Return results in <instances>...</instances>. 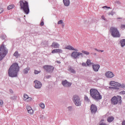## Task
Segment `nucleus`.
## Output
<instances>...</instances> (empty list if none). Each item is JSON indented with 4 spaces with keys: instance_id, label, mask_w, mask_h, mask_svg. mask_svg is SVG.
<instances>
[{
    "instance_id": "obj_17",
    "label": "nucleus",
    "mask_w": 125,
    "mask_h": 125,
    "mask_svg": "<svg viewBox=\"0 0 125 125\" xmlns=\"http://www.w3.org/2000/svg\"><path fill=\"white\" fill-rule=\"evenodd\" d=\"M63 50L61 49H55L52 51L51 53L53 54L54 53H62Z\"/></svg>"
},
{
    "instance_id": "obj_51",
    "label": "nucleus",
    "mask_w": 125,
    "mask_h": 125,
    "mask_svg": "<svg viewBox=\"0 0 125 125\" xmlns=\"http://www.w3.org/2000/svg\"><path fill=\"white\" fill-rule=\"evenodd\" d=\"M62 28H64L65 24H64V23H62Z\"/></svg>"
},
{
    "instance_id": "obj_14",
    "label": "nucleus",
    "mask_w": 125,
    "mask_h": 125,
    "mask_svg": "<svg viewBox=\"0 0 125 125\" xmlns=\"http://www.w3.org/2000/svg\"><path fill=\"white\" fill-rule=\"evenodd\" d=\"M92 67L95 72H98V70L100 68V65L98 64H93Z\"/></svg>"
},
{
    "instance_id": "obj_40",
    "label": "nucleus",
    "mask_w": 125,
    "mask_h": 125,
    "mask_svg": "<svg viewBox=\"0 0 125 125\" xmlns=\"http://www.w3.org/2000/svg\"><path fill=\"white\" fill-rule=\"evenodd\" d=\"M108 15H109V16L111 15L112 16H113V15H114V12L111 11V12L108 13Z\"/></svg>"
},
{
    "instance_id": "obj_47",
    "label": "nucleus",
    "mask_w": 125,
    "mask_h": 125,
    "mask_svg": "<svg viewBox=\"0 0 125 125\" xmlns=\"http://www.w3.org/2000/svg\"><path fill=\"white\" fill-rule=\"evenodd\" d=\"M82 66H86V63L85 62L82 63Z\"/></svg>"
},
{
    "instance_id": "obj_36",
    "label": "nucleus",
    "mask_w": 125,
    "mask_h": 125,
    "mask_svg": "<svg viewBox=\"0 0 125 125\" xmlns=\"http://www.w3.org/2000/svg\"><path fill=\"white\" fill-rule=\"evenodd\" d=\"M2 105H3V101L0 100V107H2Z\"/></svg>"
},
{
    "instance_id": "obj_18",
    "label": "nucleus",
    "mask_w": 125,
    "mask_h": 125,
    "mask_svg": "<svg viewBox=\"0 0 125 125\" xmlns=\"http://www.w3.org/2000/svg\"><path fill=\"white\" fill-rule=\"evenodd\" d=\"M65 49H68L69 50H73L74 51H78V49H75L71 45H68L65 47Z\"/></svg>"
},
{
    "instance_id": "obj_23",
    "label": "nucleus",
    "mask_w": 125,
    "mask_h": 125,
    "mask_svg": "<svg viewBox=\"0 0 125 125\" xmlns=\"http://www.w3.org/2000/svg\"><path fill=\"white\" fill-rule=\"evenodd\" d=\"M14 56H15V57H16V58H18V57H20V54H19V53H18V51H16V52L14 53Z\"/></svg>"
},
{
    "instance_id": "obj_35",
    "label": "nucleus",
    "mask_w": 125,
    "mask_h": 125,
    "mask_svg": "<svg viewBox=\"0 0 125 125\" xmlns=\"http://www.w3.org/2000/svg\"><path fill=\"white\" fill-rule=\"evenodd\" d=\"M40 73H41V71H38L37 70L34 71V74H35V75H38V74H40Z\"/></svg>"
},
{
    "instance_id": "obj_4",
    "label": "nucleus",
    "mask_w": 125,
    "mask_h": 125,
    "mask_svg": "<svg viewBox=\"0 0 125 125\" xmlns=\"http://www.w3.org/2000/svg\"><path fill=\"white\" fill-rule=\"evenodd\" d=\"M8 53V49L3 44L0 46V61H1L5 57V56Z\"/></svg>"
},
{
    "instance_id": "obj_34",
    "label": "nucleus",
    "mask_w": 125,
    "mask_h": 125,
    "mask_svg": "<svg viewBox=\"0 0 125 125\" xmlns=\"http://www.w3.org/2000/svg\"><path fill=\"white\" fill-rule=\"evenodd\" d=\"M26 109H27V111H30V110H32V107L28 105L26 106Z\"/></svg>"
},
{
    "instance_id": "obj_30",
    "label": "nucleus",
    "mask_w": 125,
    "mask_h": 125,
    "mask_svg": "<svg viewBox=\"0 0 125 125\" xmlns=\"http://www.w3.org/2000/svg\"><path fill=\"white\" fill-rule=\"evenodd\" d=\"M82 53H83V54H85L86 55H89V52L83 50L82 51Z\"/></svg>"
},
{
    "instance_id": "obj_8",
    "label": "nucleus",
    "mask_w": 125,
    "mask_h": 125,
    "mask_svg": "<svg viewBox=\"0 0 125 125\" xmlns=\"http://www.w3.org/2000/svg\"><path fill=\"white\" fill-rule=\"evenodd\" d=\"M73 100L76 106H81V99H80L79 96L74 95V97H73Z\"/></svg>"
},
{
    "instance_id": "obj_3",
    "label": "nucleus",
    "mask_w": 125,
    "mask_h": 125,
    "mask_svg": "<svg viewBox=\"0 0 125 125\" xmlns=\"http://www.w3.org/2000/svg\"><path fill=\"white\" fill-rule=\"evenodd\" d=\"M19 2L21 9H23L25 14H29L30 9H29V4L27 1L21 0Z\"/></svg>"
},
{
    "instance_id": "obj_16",
    "label": "nucleus",
    "mask_w": 125,
    "mask_h": 125,
    "mask_svg": "<svg viewBox=\"0 0 125 125\" xmlns=\"http://www.w3.org/2000/svg\"><path fill=\"white\" fill-rule=\"evenodd\" d=\"M51 46L53 48H59L60 44L56 42H53Z\"/></svg>"
},
{
    "instance_id": "obj_53",
    "label": "nucleus",
    "mask_w": 125,
    "mask_h": 125,
    "mask_svg": "<svg viewBox=\"0 0 125 125\" xmlns=\"http://www.w3.org/2000/svg\"><path fill=\"white\" fill-rule=\"evenodd\" d=\"M11 93H13V91L12 90H10Z\"/></svg>"
},
{
    "instance_id": "obj_41",
    "label": "nucleus",
    "mask_w": 125,
    "mask_h": 125,
    "mask_svg": "<svg viewBox=\"0 0 125 125\" xmlns=\"http://www.w3.org/2000/svg\"><path fill=\"white\" fill-rule=\"evenodd\" d=\"M95 50H96V51H98V52H104V50H98L96 48L95 49Z\"/></svg>"
},
{
    "instance_id": "obj_26",
    "label": "nucleus",
    "mask_w": 125,
    "mask_h": 125,
    "mask_svg": "<svg viewBox=\"0 0 125 125\" xmlns=\"http://www.w3.org/2000/svg\"><path fill=\"white\" fill-rule=\"evenodd\" d=\"M30 71V68H26L25 69H24L23 70V73L24 74H27V73Z\"/></svg>"
},
{
    "instance_id": "obj_21",
    "label": "nucleus",
    "mask_w": 125,
    "mask_h": 125,
    "mask_svg": "<svg viewBox=\"0 0 125 125\" xmlns=\"http://www.w3.org/2000/svg\"><path fill=\"white\" fill-rule=\"evenodd\" d=\"M120 43L122 47H124V46L125 45V39L121 40Z\"/></svg>"
},
{
    "instance_id": "obj_38",
    "label": "nucleus",
    "mask_w": 125,
    "mask_h": 125,
    "mask_svg": "<svg viewBox=\"0 0 125 125\" xmlns=\"http://www.w3.org/2000/svg\"><path fill=\"white\" fill-rule=\"evenodd\" d=\"M119 86H113V90H119Z\"/></svg>"
},
{
    "instance_id": "obj_25",
    "label": "nucleus",
    "mask_w": 125,
    "mask_h": 125,
    "mask_svg": "<svg viewBox=\"0 0 125 125\" xmlns=\"http://www.w3.org/2000/svg\"><path fill=\"white\" fill-rule=\"evenodd\" d=\"M86 63L88 66H90V65H93V64H94L93 63L91 62V61L89 60H87Z\"/></svg>"
},
{
    "instance_id": "obj_22",
    "label": "nucleus",
    "mask_w": 125,
    "mask_h": 125,
    "mask_svg": "<svg viewBox=\"0 0 125 125\" xmlns=\"http://www.w3.org/2000/svg\"><path fill=\"white\" fill-rule=\"evenodd\" d=\"M15 7V5L14 4H10L7 7L8 10H10V9H12Z\"/></svg>"
},
{
    "instance_id": "obj_10",
    "label": "nucleus",
    "mask_w": 125,
    "mask_h": 125,
    "mask_svg": "<svg viewBox=\"0 0 125 125\" xmlns=\"http://www.w3.org/2000/svg\"><path fill=\"white\" fill-rule=\"evenodd\" d=\"M90 111L92 114H95L97 112V106L94 104H92L90 106Z\"/></svg>"
},
{
    "instance_id": "obj_37",
    "label": "nucleus",
    "mask_w": 125,
    "mask_h": 125,
    "mask_svg": "<svg viewBox=\"0 0 125 125\" xmlns=\"http://www.w3.org/2000/svg\"><path fill=\"white\" fill-rule=\"evenodd\" d=\"M58 25H60L61 24H63V20H60V21L58 22Z\"/></svg>"
},
{
    "instance_id": "obj_29",
    "label": "nucleus",
    "mask_w": 125,
    "mask_h": 125,
    "mask_svg": "<svg viewBox=\"0 0 125 125\" xmlns=\"http://www.w3.org/2000/svg\"><path fill=\"white\" fill-rule=\"evenodd\" d=\"M40 106L41 107V108H42V109H44L45 105H44V104L42 103L40 104Z\"/></svg>"
},
{
    "instance_id": "obj_52",
    "label": "nucleus",
    "mask_w": 125,
    "mask_h": 125,
    "mask_svg": "<svg viewBox=\"0 0 125 125\" xmlns=\"http://www.w3.org/2000/svg\"><path fill=\"white\" fill-rule=\"evenodd\" d=\"M100 125H106V124H105L104 123H102L100 124Z\"/></svg>"
},
{
    "instance_id": "obj_50",
    "label": "nucleus",
    "mask_w": 125,
    "mask_h": 125,
    "mask_svg": "<svg viewBox=\"0 0 125 125\" xmlns=\"http://www.w3.org/2000/svg\"><path fill=\"white\" fill-rule=\"evenodd\" d=\"M122 125H125V121H124L122 122Z\"/></svg>"
},
{
    "instance_id": "obj_54",
    "label": "nucleus",
    "mask_w": 125,
    "mask_h": 125,
    "mask_svg": "<svg viewBox=\"0 0 125 125\" xmlns=\"http://www.w3.org/2000/svg\"><path fill=\"white\" fill-rule=\"evenodd\" d=\"M102 18L103 19H104V20L105 19V18L104 17V16L102 17Z\"/></svg>"
},
{
    "instance_id": "obj_27",
    "label": "nucleus",
    "mask_w": 125,
    "mask_h": 125,
    "mask_svg": "<svg viewBox=\"0 0 125 125\" xmlns=\"http://www.w3.org/2000/svg\"><path fill=\"white\" fill-rule=\"evenodd\" d=\"M118 87H121V88H125V83L121 84L120 83H119V85H118Z\"/></svg>"
},
{
    "instance_id": "obj_43",
    "label": "nucleus",
    "mask_w": 125,
    "mask_h": 125,
    "mask_svg": "<svg viewBox=\"0 0 125 125\" xmlns=\"http://www.w3.org/2000/svg\"><path fill=\"white\" fill-rule=\"evenodd\" d=\"M103 8H107L108 9H110V8H111L110 7L104 6L103 7Z\"/></svg>"
},
{
    "instance_id": "obj_11",
    "label": "nucleus",
    "mask_w": 125,
    "mask_h": 125,
    "mask_svg": "<svg viewBox=\"0 0 125 125\" xmlns=\"http://www.w3.org/2000/svg\"><path fill=\"white\" fill-rule=\"evenodd\" d=\"M34 83H35V88H38L40 89L41 87H42V83L41 82L38 81V80H35Z\"/></svg>"
},
{
    "instance_id": "obj_24",
    "label": "nucleus",
    "mask_w": 125,
    "mask_h": 125,
    "mask_svg": "<svg viewBox=\"0 0 125 125\" xmlns=\"http://www.w3.org/2000/svg\"><path fill=\"white\" fill-rule=\"evenodd\" d=\"M68 71L70 72V73H72V74H76V71L74 69H73L72 67H70L68 69Z\"/></svg>"
},
{
    "instance_id": "obj_9",
    "label": "nucleus",
    "mask_w": 125,
    "mask_h": 125,
    "mask_svg": "<svg viewBox=\"0 0 125 125\" xmlns=\"http://www.w3.org/2000/svg\"><path fill=\"white\" fill-rule=\"evenodd\" d=\"M43 68L44 69V70H46L47 72H48L49 73L53 72V70H54V67L51 65H44L43 66Z\"/></svg>"
},
{
    "instance_id": "obj_44",
    "label": "nucleus",
    "mask_w": 125,
    "mask_h": 125,
    "mask_svg": "<svg viewBox=\"0 0 125 125\" xmlns=\"http://www.w3.org/2000/svg\"><path fill=\"white\" fill-rule=\"evenodd\" d=\"M121 28L122 29H125V24H122L121 25Z\"/></svg>"
},
{
    "instance_id": "obj_6",
    "label": "nucleus",
    "mask_w": 125,
    "mask_h": 125,
    "mask_svg": "<svg viewBox=\"0 0 125 125\" xmlns=\"http://www.w3.org/2000/svg\"><path fill=\"white\" fill-rule=\"evenodd\" d=\"M110 32L111 34V36H112L113 38H120V37H121L119 30H118V29L116 27H111L110 29Z\"/></svg>"
},
{
    "instance_id": "obj_46",
    "label": "nucleus",
    "mask_w": 125,
    "mask_h": 125,
    "mask_svg": "<svg viewBox=\"0 0 125 125\" xmlns=\"http://www.w3.org/2000/svg\"><path fill=\"white\" fill-rule=\"evenodd\" d=\"M98 80H99V78L97 77L95 79V82H97V81H98Z\"/></svg>"
},
{
    "instance_id": "obj_7",
    "label": "nucleus",
    "mask_w": 125,
    "mask_h": 125,
    "mask_svg": "<svg viewBox=\"0 0 125 125\" xmlns=\"http://www.w3.org/2000/svg\"><path fill=\"white\" fill-rule=\"evenodd\" d=\"M78 51H73L71 54V57L73 59H79L80 56H83V53L81 52H77Z\"/></svg>"
},
{
    "instance_id": "obj_2",
    "label": "nucleus",
    "mask_w": 125,
    "mask_h": 125,
    "mask_svg": "<svg viewBox=\"0 0 125 125\" xmlns=\"http://www.w3.org/2000/svg\"><path fill=\"white\" fill-rule=\"evenodd\" d=\"M90 94L92 98H93L95 100H100L102 99V96L100 94V93L97 90V89L92 88L90 90Z\"/></svg>"
},
{
    "instance_id": "obj_15",
    "label": "nucleus",
    "mask_w": 125,
    "mask_h": 125,
    "mask_svg": "<svg viewBox=\"0 0 125 125\" xmlns=\"http://www.w3.org/2000/svg\"><path fill=\"white\" fill-rule=\"evenodd\" d=\"M120 83L115 82V81H110L109 83V85L111 86H119Z\"/></svg>"
},
{
    "instance_id": "obj_12",
    "label": "nucleus",
    "mask_w": 125,
    "mask_h": 125,
    "mask_svg": "<svg viewBox=\"0 0 125 125\" xmlns=\"http://www.w3.org/2000/svg\"><path fill=\"white\" fill-rule=\"evenodd\" d=\"M105 76L106 77V78H112L115 77V74H114L113 72L111 71H107L105 73Z\"/></svg>"
},
{
    "instance_id": "obj_33",
    "label": "nucleus",
    "mask_w": 125,
    "mask_h": 125,
    "mask_svg": "<svg viewBox=\"0 0 125 125\" xmlns=\"http://www.w3.org/2000/svg\"><path fill=\"white\" fill-rule=\"evenodd\" d=\"M84 100L86 101V102H89V99H88V97H87L86 96H84Z\"/></svg>"
},
{
    "instance_id": "obj_5",
    "label": "nucleus",
    "mask_w": 125,
    "mask_h": 125,
    "mask_svg": "<svg viewBox=\"0 0 125 125\" xmlns=\"http://www.w3.org/2000/svg\"><path fill=\"white\" fill-rule=\"evenodd\" d=\"M112 105H117V104H122V97L120 96H114L111 99Z\"/></svg>"
},
{
    "instance_id": "obj_1",
    "label": "nucleus",
    "mask_w": 125,
    "mask_h": 125,
    "mask_svg": "<svg viewBox=\"0 0 125 125\" xmlns=\"http://www.w3.org/2000/svg\"><path fill=\"white\" fill-rule=\"evenodd\" d=\"M20 67L17 63H14L12 64L8 70V75L11 78L17 77V74L19 72Z\"/></svg>"
},
{
    "instance_id": "obj_19",
    "label": "nucleus",
    "mask_w": 125,
    "mask_h": 125,
    "mask_svg": "<svg viewBox=\"0 0 125 125\" xmlns=\"http://www.w3.org/2000/svg\"><path fill=\"white\" fill-rule=\"evenodd\" d=\"M63 1L65 6H69L70 5V0H63Z\"/></svg>"
},
{
    "instance_id": "obj_39",
    "label": "nucleus",
    "mask_w": 125,
    "mask_h": 125,
    "mask_svg": "<svg viewBox=\"0 0 125 125\" xmlns=\"http://www.w3.org/2000/svg\"><path fill=\"white\" fill-rule=\"evenodd\" d=\"M119 94L121 95H124V94H125V91H122L119 92Z\"/></svg>"
},
{
    "instance_id": "obj_31",
    "label": "nucleus",
    "mask_w": 125,
    "mask_h": 125,
    "mask_svg": "<svg viewBox=\"0 0 125 125\" xmlns=\"http://www.w3.org/2000/svg\"><path fill=\"white\" fill-rule=\"evenodd\" d=\"M28 97H29V96H28V95H27L26 94H24L23 100H24V101H25L26 100V99H27Z\"/></svg>"
},
{
    "instance_id": "obj_45",
    "label": "nucleus",
    "mask_w": 125,
    "mask_h": 125,
    "mask_svg": "<svg viewBox=\"0 0 125 125\" xmlns=\"http://www.w3.org/2000/svg\"><path fill=\"white\" fill-rule=\"evenodd\" d=\"M40 25L41 26H43L44 25L43 21H41Z\"/></svg>"
},
{
    "instance_id": "obj_28",
    "label": "nucleus",
    "mask_w": 125,
    "mask_h": 125,
    "mask_svg": "<svg viewBox=\"0 0 125 125\" xmlns=\"http://www.w3.org/2000/svg\"><path fill=\"white\" fill-rule=\"evenodd\" d=\"M27 112H28V114H29V115H33L34 114V110H33V109H31L30 110H28Z\"/></svg>"
},
{
    "instance_id": "obj_42",
    "label": "nucleus",
    "mask_w": 125,
    "mask_h": 125,
    "mask_svg": "<svg viewBox=\"0 0 125 125\" xmlns=\"http://www.w3.org/2000/svg\"><path fill=\"white\" fill-rule=\"evenodd\" d=\"M2 12H3V8L0 7V14H1Z\"/></svg>"
},
{
    "instance_id": "obj_32",
    "label": "nucleus",
    "mask_w": 125,
    "mask_h": 125,
    "mask_svg": "<svg viewBox=\"0 0 125 125\" xmlns=\"http://www.w3.org/2000/svg\"><path fill=\"white\" fill-rule=\"evenodd\" d=\"M31 100H32V98L28 97V98L27 99H25L24 101H26V102H30Z\"/></svg>"
},
{
    "instance_id": "obj_49",
    "label": "nucleus",
    "mask_w": 125,
    "mask_h": 125,
    "mask_svg": "<svg viewBox=\"0 0 125 125\" xmlns=\"http://www.w3.org/2000/svg\"><path fill=\"white\" fill-rule=\"evenodd\" d=\"M68 109L69 110H72V107L71 106H69V107H68Z\"/></svg>"
},
{
    "instance_id": "obj_20",
    "label": "nucleus",
    "mask_w": 125,
    "mask_h": 125,
    "mask_svg": "<svg viewBox=\"0 0 125 125\" xmlns=\"http://www.w3.org/2000/svg\"><path fill=\"white\" fill-rule=\"evenodd\" d=\"M114 121V117L110 116L107 118V122L108 123H112Z\"/></svg>"
},
{
    "instance_id": "obj_48",
    "label": "nucleus",
    "mask_w": 125,
    "mask_h": 125,
    "mask_svg": "<svg viewBox=\"0 0 125 125\" xmlns=\"http://www.w3.org/2000/svg\"><path fill=\"white\" fill-rule=\"evenodd\" d=\"M108 88H109V89H110V90H113V87H111V86H110V87H108Z\"/></svg>"
},
{
    "instance_id": "obj_13",
    "label": "nucleus",
    "mask_w": 125,
    "mask_h": 125,
    "mask_svg": "<svg viewBox=\"0 0 125 125\" xmlns=\"http://www.w3.org/2000/svg\"><path fill=\"white\" fill-rule=\"evenodd\" d=\"M62 85L65 87H69L70 85H72V83L70 82H68L67 80L63 81L62 83Z\"/></svg>"
}]
</instances>
